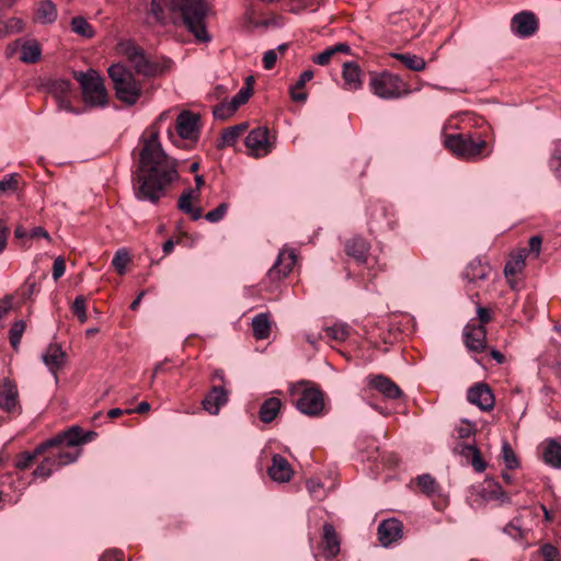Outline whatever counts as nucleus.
Returning <instances> with one entry per match:
<instances>
[{"label":"nucleus","instance_id":"f257e3e1","mask_svg":"<svg viewBox=\"0 0 561 561\" xmlns=\"http://www.w3.org/2000/svg\"><path fill=\"white\" fill-rule=\"evenodd\" d=\"M178 160L169 157L159 141V131L145 139L134 179L135 196L158 204L168 188L180 179Z\"/></svg>","mask_w":561,"mask_h":561},{"label":"nucleus","instance_id":"f03ea898","mask_svg":"<svg viewBox=\"0 0 561 561\" xmlns=\"http://www.w3.org/2000/svg\"><path fill=\"white\" fill-rule=\"evenodd\" d=\"M167 9L171 13H180L183 24L196 41L207 43L210 36L206 27L208 7L205 0H151L150 13L161 25L167 24Z\"/></svg>","mask_w":561,"mask_h":561},{"label":"nucleus","instance_id":"7ed1b4c3","mask_svg":"<svg viewBox=\"0 0 561 561\" xmlns=\"http://www.w3.org/2000/svg\"><path fill=\"white\" fill-rule=\"evenodd\" d=\"M107 73L113 81L116 98L126 105L136 104L141 96L142 88L134 75L121 64L110 66Z\"/></svg>","mask_w":561,"mask_h":561},{"label":"nucleus","instance_id":"20e7f679","mask_svg":"<svg viewBox=\"0 0 561 561\" xmlns=\"http://www.w3.org/2000/svg\"><path fill=\"white\" fill-rule=\"evenodd\" d=\"M73 78L79 82L82 99L91 107H103L107 104V91L103 79L95 69L87 72L73 71Z\"/></svg>","mask_w":561,"mask_h":561},{"label":"nucleus","instance_id":"39448f33","mask_svg":"<svg viewBox=\"0 0 561 561\" xmlns=\"http://www.w3.org/2000/svg\"><path fill=\"white\" fill-rule=\"evenodd\" d=\"M444 145L454 156L467 161L489 156V153L484 154L488 142L480 137L473 139L470 134L447 135Z\"/></svg>","mask_w":561,"mask_h":561},{"label":"nucleus","instance_id":"423d86ee","mask_svg":"<svg viewBox=\"0 0 561 561\" xmlns=\"http://www.w3.org/2000/svg\"><path fill=\"white\" fill-rule=\"evenodd\" d=\"M43 456L44 458L33 471V476L46 479L50 477L55 469L76 461L79 451H68L65 450V446H61L47 449Z\"/></svg>","mask_w":561,"mask_h":561},{"label":"nucleus","instance_id":"0eeeda50","mask_svg":"<svg viewBox=\"0 0 561 561\" xmlns=\"http://www.w3.org/2000/svg\"><path fill=\"white\" fill-rule=\"evenodd\" d=\"M370 88L381 99H398L405 92V84L401 78L387 71L375 73L370 80Z\"/></svg>","mask_w":561,"mask_h":561},{"label":"nucleus","instance_id":"6e6552de","mask_svg":"<svg viewBox=\"0 0 561 561\" xmlns=\"http://www.w3.org/2000/svg\"><path fill=\"white\" fill-rule=\"evenodd\" d=\"M175 130L182 139L196 141L201 133V115L182 111L176 117Z\"/></svg>","mask_w":561,"mask_h":561},{"label":"nucleus","instance_id":"1a4fd4ad","mask_svg":"<svg viewBox=\"0 0 561 561\" xmlns=\"http://www.w3.org/2000/svg\"><path fill=\"white\" fill-rule=\"evenodd\" d=\"M297 409L309 416H318L324 409L323 393L317 388L305 389L296 402Z\"/></svg>","mask_w":561,"mask_h":561},{"label":"nucleus","instance_id":"9d476101","mask_svg":"<svg viewBox=\"0 0 561 561\" xmlns=\"http://www.w3.org/2000/svg\"><path fill=\"white\" fill-rule=\"evenodd\" d=\"M268 128L257 127L252 129L245 138V146L254 151L255 157L267 154L273 149V144L268 139Z\"/></svg>","mask_w":561,"mask_h":561},{"label":"nucleus","instance_id":"9b49d317","mask_svg":"<svg viewBox=\"0 0 561 561\" xmlns=\"http://www.w3.org/2000/svg\"><path fill=\"white\" fill-rule=\"evenodd\" d=\"M467 399L482 411H491L494 407V396L490 386L485 382H478L469 388Z\"/></svg>","mask_w":561,"mask_h":561},{"label":"nucleus","instance_id":"f8f14e48","mask_svg":"<svg viewBox=\"0 0 561 561\" xmlns=\"http://www.w3.org/2000/svg\"><path fill=\"white\" fill-rule=\"evenodd\" d=\"M96 435L98 434L93 431H89L82 434L81 427L78 425H73L67 431H64L54 436V439L58 440V447H76L92 440Z\"/></svg>","mask_w":561,"mask_h":561},{"label":"nucleus","instance_id":"ddd939ff","mask_svg":"<svg viewBox=\"0 0 561 561\" xmlns=\"http://www.w3.org/2000/svg\"><path fill=\"white\" fill-rule=\"evenodd\" d=\"M463 337L471 352L481 353L486 348V329L482 324H467Z\"/></svg>","mask_w":561,"mask_h":561},{"label":"nucleus","instance_id":"4468645a","mask_svg":"<svg viewBox=\"0 0 561 561\" xmlns=\"http://www.w3.org/2000/svg\"><path fill=\"white\" fill-rule=\"evenodd\" d=\"M512 30L519 37H529L538 28V21L533 12L523 11L512 19Z\"/></svg>","mask_w":561,"mask_h":561},{"label":"nucleus","instance_id":"2eb2a0df","mask_svg":"<svg viewBox=\"0 0 561 561\" xmlns=\"http://www.w3.org/2000/svg\"><path fill=\"white\" fill-rule=\"evenodd\" d=\"M402 523L397 518L382 520L377 529L378 540L381 546L388 547L402 537Z\"/></svg>","mask_w":561,"mask_h":561},{"label":"nucleus","instance_id":"dca6fc26","mask_svg":"<svg viewBox=\"0 0 561 561\" xmlns=\"http://www.w3.org/2000/svg\"><path fill=\"white\" fill-rule=\"evenodd\" d=\"M268 477L276 482H288L293 476L294 470L288 460L279 454L272 457V465L267 469Z\"/></svg>","mask_w":561,"mask_h":561},{"label":"nucleus","instance_id":"f3484780","mask_svg":"<svg viewBox=\"0 0 561 561\" xmlns=\"http://www.w3.org/2000/svg\"><path fill=\"white\" fill-rule=\"evenodd\" d=\"M492 272L493 270L488 262H483L481 259H473L466 266L463 278L471 284L479 285L480 282L488 279Z\"/></svg>","mask_w":561,"mask_h":561},{"label":"nucleus","instance_id":"a211bd4d","mask_svg":"<svg viewBox=\"0 0 561 561\" xmlns=\"http://www.w3.org/2000/svg\"><path fill=\"white\" fill-rule=\"evenodd\" d=\"M297 257L293 251H282L277 262L268 271V277L272 280H279L286 277L294 268Z\"/></svg>","mask_w":561,"mask_h":561},{"label":"nucleus","instance_id":"6ab92c4d","mask_svg":"<svg viewBox=\"0 0 561 561\" xmlns=\"http://www.w3.org/2000/svg\"><path fill=\"white\" fill-rule=\"evenodd\" d=\"M370 243L363 237L355 236L345 242V253L358 264H366Z\"/></svg>","mask_w":561,"mask_h":561},{"label":"nucleus","instance_id":"aec40b11","mask_svg":"<svg viewBox=\"0 0 561 561\" xmlns=\"http://www.w3.org/2000/svg\"><path fill=\"white\" fill-rule=\"evenodd\" d=\"M56 447H58V440L51 437L37 445L33 451L20 453L15 459V468L20 470H26L36 457L44 455L47 449Z\"/></svg>","mask_w":561,"mask_h":561},{"label":"nucleus","instance_id":"412c9836","mask_svg":"<svg viewBox=\"0 0 561 561\" xmlns=\"http://www.w3.org/2000/svg\"><path fill=\"white\" fill-rule=\"evenodd\" d=\"M228 402V391L222 386H213L202 401L203 409L216 415L220 408Z\"/></svg>","mask_w":561,"mask_h":561},{"label":"nucleus","instance_id":"4be33fe9","mask_svg":"<svg viewBox=\"0 0 561 561\" xmlns=\"http://www.w3.org/2000/svg\"><path fill=\"white\" fill-rule=\"evenodd\" d=\"M322 534V549L325 558H334L340 553L341 538L336 533L334 526L330 523H324Z\"/></svg>","mask_w":561,"mask_h":561},{"label":"nucleus","instance_id":"5701e85b","mask_svg":"<svg viewBox=\"0 0 561 561\" xmlns=\"http://www.w3.org/2000/svg\"><path fill=\"white\" fill-rule=\"evenodd\" d=\"M369 386L383 394L387 399H399L403 392L389 377L375 375L369 378Z\"/></svg>","mask_w":561,"mask_h":561},{"label":"nucleus","instance_id":"b1692460","mask_svg":"<svg viewBox=\"0 0 561 561\" xmlns=\"http://www.w3.org/2000/svg\"><path fill=\"white\" fill-rule=\"evenodd\" d=\"M42 358L48 369L55 374L65 365L67 354L62 351L60 344L51 343L43 354Z\"/></svg>","mask_w":561,"mask_h":561},{"label":"nucleus","instance_id":"393cba45","mask_svg":"<svg viewBox=\"0 0 561 561\" xmlns=\"http://www.w3.org/2000/svg\"><path fill=\"white\" fill-rule=\"evenodd\" d=\"M18 388L16 385L5 379L0 386V408L7 412H12L18 404Z\"/></svg>","mask_w":561,"mask_h":561},{"label":"nucleus","instance_id":"a878e982","mask_svg":"<svg viewBox=\"0 0 561 561\" xmlns=\"http://www.w3.org/2000/svg\"><path fill=\"white\" fill-rule=\"evenodd\" d=\"M193 198L194 190H185L179 197L178 208L184 214L188 215L192 220H198L203 215V209L201 207H195L192 205Z\"/></svg>","mask_w":561,"mask_h":561},{"label":"nucleus","instance_id":"bb28decb","mask_svg":"<svg viewBox=\"0 0 561 561\" xmlns=\"http://www.w3.org/2000/svg\"><path fill=\"white\" fill-rule=\"evenodd\" d=\"M248 127L249 124L247 122H243L224 129L221 137L217 140L216 148L218 150H221L227 146L234 145L239 136L243 134L248 129Z\"/></svg>","mask_w":561,"mask_h":561},{"label":"nucleus","instance_id":"cd10ccee","mask_svg":"<svg viewBox=\"0 0 561 561\" xmlns=\"http://www.w3.org/2000/svg\"><path fill=\"white\" fill-rule=\"evenodd\" d=\"M343 79L345 84L348 85L351 90H358L362 88V69L356 62H345L343 65Z\"/></svg>","mask_w":561,"mask_h":561},{"label":"nucleus","instance_id":"c85d7f7f","mask_svg":"<svg viewBox=\"0 0 561 561\" xmlns=\"http://www.w3.org/2000/svg\"><path fill=\"white\" fill-rule=\"evenodd\" d=\"M282 402L276 397L266 399L260 407L259 417L263 423L273 422L280 411Z\"/></svg>","mask_w":561,"mask_h":561},{"label":"nucleus","instance_id":"c756f323","mask_svg":"<svg viewBox=\"0 0 561 561\" xmlns=\"http://www.w3.org/2000/svg\"><path fill=\"white\" fill-rule=\"evenodd\" d=\"M460 454L469 458L471 457V466L477 472H483L486 469V462L483 460L480 449L476 445H459Z\"/></svg>","mask_w":561,"mask_h":561},{"label":"nucleus","instance_id":"7c9ffc66","mask_svg":"<svg viewBox=\"0 0 561 561\" xmlns=\"http://www.w3.org/2000/svg\"><path fill=\"white\" fill-rule=\"evenodd\" d=\"M337 53L350 54V45L346 43H339L334 46L328 47L324 51L312 56L311 60L317 65L327 66L331 61V58Z\"/></svg>","mask_w":561,"mask_h":561},{"label":"nucleus","instance_id":"2f4dec72","mask_svg":"<svg viewBox=\"0 0 561 561\" xmlns=\"http://www.w3.org/2000/svg\"><path fill=\"white\" fill-rule=\"evenodd\" d=\"M527 257V249H519L516 253L511 254V260L505 264L504 274L506 277L513 276L522 272L525 267V260Z\"/></svg>","mask_w":561,"mask_h":561},{"label":"nucleus","instance_id":"473e14b6","mask_svg":"<svg viewBox=\"0 0 561 561\" xmlns=\"http://www.w3.org/2000/svg\"><path fill=\"white\" fill-rule=\"evenodd\" d=\"M542 458L547 465L561 468V445L557 440L550 439L543 449Z\"/></svg>","mask_w":561,"mask_h":561},{"label":"nucleus","instance_id":"72a5a7b5","mask_svg":"<svg viewBox=\"0 0 561 561\" xmlns=\"http://www.w3.org/2000/svg\"><path fill=\"white\" fill-rule=\"evenodd\" d=\"M130 64L138 75H142L145 77H154L159 71V66L146 58L145 50L139 54Z\"/></svg>","mask_w":561,"mask_h":561},{"label":"nucleus","instance_id":"f704fd0d","mask_svg":"<svg viewBox=\"0 0 561 561\" xmlns=\"http://www.w3.org/2000/svg\"><path fill=\"white\" fill-rule=\"evenodd\" d=\"M253 335L256 340L268 339L271 334V322L268 313H260L252 320Z\"/></svg>","mask_w":561,"mask_h":561},{"label":"nucleus","instance_id":"c9c22d12","mask_svg":"<svg viewBox=\"0 0 561 561\" xmlns=\"http://www.w3.org/2000/svg\"><path fill=\"white\" fill-rule=\"evenodd\" d=\"M36 18L44 24H49L57 19V9L51 0H42L36 10Z\"/></svg>","mask_w":561,"mask_h":561},{"label":"nucleus","instance_id":"e433bc0d","mask_svg":"<svg viewBox=\"0 0 561 561\" xmlns=\"http://www.w3.org/2000/svg\"><path fill=\"white\" fill-rule=\"evenodd\" d=\"M42 49L36 41H26L21 48L20 59L26 64H35L41 59Z\"/></svg>","mask_w":561,"mask_h":561},{"label":"nucleus","instance_id":"4c0bfd02","mask_svg":"<svg viewBox=\"0 0 561 561\" xmlns=\"http://www.w3.org/2000/svg\"><path fill=\"white\" fill-rule=\"evenodd\" d=\"M392 57L401 61L405 68L412 71H422L426 66V62L422 57L413 54H392Z\"/></svg>","mask_w":561,"mask_h":561},{"label":"nucleus","instance_id":"58836bf2","mask_svg":"<svg viewBox=\"0 0 561 561\" xmlns=\"http://www.w3.org/2000/svg\"><path fill=\"white\" fill-rule=\"evenodd\" d=\"M313 78L312 70H305L296 84L290 89V98L295 102H305L307 100L308 94L306 92H297L296 90L302 89L305 84Z\"/></svg>","mask_w":561,"mask_h":561},{"label":"nucleus","instance_id":"ea45409f","mask_svg":"<svg viewBox=\"0 0 561 561\" xmlns=\"http://www.w3.org/2000/svg\"><path fill=\"white\" fill-rule=\"evenodd\" d=\"M47 90L55 100L65 98L71 91V82L66 79H56L47 84Z\"/></svg>","mask_w":561,"mask_h":561},{"label":"nucleus","instance_id":"a19ab883","mask_svg":"<svg viewBox=\"0 0 561 561\" xmlns=\"http://www.w3.org/2000/svg\"><path fill=\"white\" fill-rule=\"evenodd\" d=\"M70 25L72 32L84 38H92L95 35L93 26L83 16L72 18Z\"/></svg>","mask_w":561,"mask_h":561},{"label":"nucleus","instance_id":"79ce46f5","mask_svg":"<svg viewBox=\"0 0 561 561\" xmlns=\"http://www.w3.org/2000/svg\"><path fill=\"white\" fill-rule=\"evenodd\" d=\"M417 485L421 491L427 496L434 495L438 492L439 485L436 480L428 473L417 477Z\"/></svg>","mask_w":561,"mask_h":561},{"label":"nucleus","instance_id":"37998d69","mask_svg":"<svg viewBox=\"0 0 561 561\" xmlns=\"http://www.w3.org/2000/svg\"><path fill=\"white\" fill-rule=\"evenodd\" d=\"M26 324L23 320L15 321L9 331V340L12 348L14 351L19 350V345L22 339V335L25 331Z\"/></svg>","mask_w":561,"mask_h":561},{"label":"nucleus","instance_id":"c03bdc74","mask_svg":"<svg viewBox=\"0 0 561 561\" xmlns=\"http://www.w3.org/2000/svg\"><path fill=\"white\" fill-rule=\"evenodd\" d=\"M327 336L331 340L343 342L350 335V328L346 324H334L324 329Z\"/></svg>","mask_w":561,"mask_h":561},{"label":"nucleus","instance_id":"a18cd8bd","mask_svg":"<svg viewBox=\"0 0 561 561\" xmlns=\"http://www.w3.org/2000/svg\"><path fill=\"white\" fill-rule=\"evenodd\" d=\"M503 460L505 462L506 469L514 470L519 467V460L515 455L512 446L508 442H504L502 446Z\"/></svg>","mask_w":561,"mask_h":561},{"label":"nucleus","instance_id":"49530a36","mask_svg":"<svg viewBox=\"0 0 561 561\" xmlns=\"http://www.w3.org/2000/svg\"><path fill=\"white\" fill-rule=\"evenodd\" d=\"M237 108H232L231 102H221L213 110V115L216 119L226 121L236 113Z\"/></svg>","mask_w":561,"mask_h":561},{"label":"nucleus","instance_id":"de8ad7c7","mask_svg":"<svg viewBox=\"0 0 561 561\" xmlns=\"http://www.w3.org/2000/svg\"><path fill=\"white\" fill-rule=\"evenodd\" d=\"M20 175L12 173L0 180V195L7 192H16L19 188Z\"/></svg>","mask_w":561,"mask_h":561},{"label":"nucleus","instance_id":"09e8293b","mask_svg":"<svg viewBox=\"0 0 561 561\" xmlns=\"http://www.w3.org/2000/svg\"><path fill=\"white\" fill-rule=\"evenodd\" d=\"M129 255L125 250H118L112 261L113 266L119 275L125 274L126 265L129 262Z\"/></svg>","mask_w":561,"mask_h":561},{"label":"nucleus","instance_id":"8fccbe9b","mask_svg":"<svg viewBox=\"0 0 561 561\" xmlns=\"http://www.w3.org/2000/svg\"><path fill=\"white\" fill-rule=\"evenodd\" d=\"M253 94V87H243L230 101L232 108H239V106L245 104Z\"/></svg>","mask_w":561,"mask_h":561},{"label":"nucleus","instance_id":"3c124183","mask_svg":"<svg viewBox=\"0 0 561 561\" xmlns=\"http://www.w3.org/2000/svg\"><path fill=\"white\" fill-rule=\"evenodd\" d=\"M72 311L81 323L87 321L85 298L83 296L76 297L72 304Z\"/></svg>","mask_w":561,"mask_h":561},{"label":"nucleus","instance_id":"603ef678","mask_svg":"<svg viewBox=\"0 0 561 561\" xmlns=\"http://www.w3.org/2000/svg\"><path fill=\"white\" fill-rule=\"evenodd\" d=\"M122 51L126 56L129 62L144 51V49L133 42H125L121 44Z\"/></svg>","mask_w":561,"mask_h":561},{"label":"nucleus","instance_id":"864d4df0","mask_svg":"<svg viewBox=\"0 0 561 561\" xmlns=\"http://www.w3.org/2000/svg\"><path fill=\"white\" fill-rule=\"evenodd\" d=\"M227 210H228V204L221 203L215 209L208 211L206 214L205 218L210 222H217L220 219H222V217L225 216Z\"/></svg>","mask_w":561,"mask_h":561},{"label":"nucleus","instance_id":"5fc2aeb1","mask_svg":"<svg viewBox=\"0 0 561 561\" xmlns=\"http://www.w3.org/2000/svg\"><path fill=\"white\" fill-rule=\"evenodd\" d=\"M540 556L543 557L545 561H558L559 551L551 543H545L539 549Z\"/></svg>","mask_w":561,"mask_h":561},{"label":"nucleus","instance_id":"6e6d98bb","mask_svg":"<svg viewBox=\"0 0 561 561\" xmlns=\"http://www.w3.org/2000/svg\"><path fill=\"white\" fill-rule=\"evenodd\" d=\"M66 271V261L62 256H58L55 259L53 264V278L55 280L59 279Z\"/></svg>","mask_w":561,"mask_h":561},{"label":"nucleus","instance_id":"4d7b16f0","mask_svg":"<svg viewBox=\"0 0 561 561\" xmlns=\"http://www.w3.org/2000/svg\"><path fill=\"white\" fill-rule=\"evenodd\" d=\"M542 239L539 236H534L529 239V248L527 249V255L534 254L537 259L540 254Z\"/></svg>","mask_w":561,"mask_h":561},{"label":"nucleus","instance_id":"13d9d810","mask_svg":"<svg viewBox=\"0 0 561 561\" xmlns=\"http://www.w3.org/2000/svg\"><path fill=\"white\" fill-rule=\"evenodd\" d=\"M277 60V54L274 49H270L263 55V66L265 69L271 70L274 68Z\"/></svg>","mask_w":561,"mask_h":561},{"label":"nucleus","instance_id":"bf43d9fd","mask_svg":"<svg viewBox=\"0 0 561 561\" xmlns=\"http://www.w3.org/2000/svg\"><path fill=\"white\" fill-rule=\"evenodd\" d=\"M58 106V110L66 111L72 114H79V112L72 106L69 95L60 99L55 100Z\"/></svg>","mask_w":561,"mask_h":561},{"label":"nucleus","instance_id":"052dcab7","mask_svg":"<svg viewBox=\"0 0 561 561\" xmlns=\"http://www.w3.org/2000/svg\"><path fill=\"white\" fill-rule=\"evenodd\" d=\"M7 31L10 33H19L24 28V22L21 19L12 18L7 22Z\"/></svg>","mask_w":561,"mask_h":561},{"label":"nucleus","instance_id":"680f3d73","mask_svg":"<svg viewBox=\"0 0 561 561\" xmlns=\"http://www.w3.org/2000/svg\"><path fill=\"white\" fill-rule=\"evenodd\" d=\"M36 288V280L33 277H27L24 283V291L22 294L23 299H30L32 295L34 294Z\"/></svg>","mask_w":561,"mask_h":561},{"label":"nucleus","instance_id":"e2e57ef3","mask_svg":"<svg viewBox=\"0 0 561 561\" xmlns=\"http://www.w3.org/2000/svg\"><path fill=\"white\" fill-rule=\"evenodd\" d=\"M9 234V228L3 219H0V253L4 251L7 247V239Z\"/></svg>","mask_w":561,"mask_h":561},{"label":"nucleus","instance_id":"0e129e2a","mask_svg":"<svg viewBox=\"0 0 561 561\" xmlns=\"http://www.w3.org/2000/svg\"><path fill=\"white\" fill-rule=\"evenodd\" d=\"M504 531L515 539L524 537V530L519 526L514 525V523L506 525Z\"/></svg>","mask_w":561,"mask_h":561},{"label":"nucleus","instance_id":"69168bd1","mask_svg":"<svg viewBox=\"0 0 561 561\" xmlns=\"http://www.w3.org/2000/svg\"><path fill=\"white\" fill-rule=\"evenodd\" d=\"M28 237L32 239L35 238H45L46 240L50 241V236L48 231L43 227H35L28 232Z\"/></svg>","mask_w":561,"mask_h":561},{"label":"nucleus","instance_id":"338daca9","mask_svg":"<svg viewBox=\"0 0 561 561\" xmlns=\"http://www.w3.org/2000/svg\"><path fill=\"white\" fill-rule=\"evenodd\" d=\"M478 318L480 320L479 324H482L485 327V324L491 321L490 311L486 308L479 306L478 307Z\"/></svg>","mask_w":561,"mask_h":561},{"label":"nucleus","instance_id":"774afa93","mask_svg":"<svg viewBox=\"0 0 561 561\" xmlns=\"http://www.w3.org/2000/svg\"><path fill=\"white\" fill-rule=\"evenodd\" d=\"M100 561H123V553L121 551H107Z\"/></svg>","mask_w":561,"mask_h":561}]
</instances>
